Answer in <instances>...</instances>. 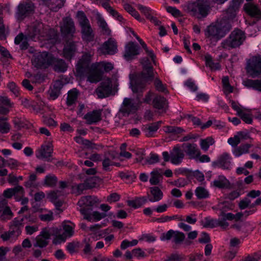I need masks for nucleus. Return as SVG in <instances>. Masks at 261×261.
Segmentation results:
<instances>
[{"label":"nucleus","instance_id":"obj_21","mask_svg":"<svg viewBox=\"0 0 261 261\" xmlns=\"http://www.w3.org/2000/svg\"><path fill=\"white\" fill-rule=\"evenodd\" d=\"M53 148L51 144L42 145L36 152V156L39 159L49 160L53 153Z\"/></svg>","mask_w":261,"mask_h":261},{"label":"nucleus","instance_id":"obj_24","mask_svg":"<svg viewBox=\"0 0 261 261\" xmlns=\"http://www.w3.org/2000/svg\"><path fill=\"white\" fill-rule=\"evenodd\" d=\"M24 189L22 186H17L13 188H9L5 190L3 192V196L6 198H11L14 196L16 201H19L18 195L20 196L24 195Z\"/></svg>","mask_w":261,"mask_h":261},{"label":"nucleus","instance_id":"obj_7","mask_svg":"<svg viewBox=\"0 0 261 261\" xmlns=\"http://www.w3.org/2000/svg\"><path fill=\"white\" fill-rule=\"evenodd\" d=\"M63 232H59L57 228V231L55 232V237L53 240V243L55 245L60 244L64 243L66 240L72 237L74 233L75 224L70 221L64 222L63 224Z\"/></svg>","mask_w":261,"mask_h":261},{"label":"nucleus","instance_id":"obj_64","mask_svg":"<svg viewBox=\"0 0 261 261\" xmlns=\"http://www.w3.org/2000/svg\"><path fill=\"white\" fill-rule=\"evenodd\" d=\"M166 11L175 17H179L182 16L180 11L175 7L168 6L166 8Z\"/></svg>","mask_w":261,"mask_h":261},{"label":"nucleus","instance_id":"obj_32","mask_svg":"<svg viewBox=\"0 0 261 261\" xmlns=\"http://www.w3.org/2000/svg\"><path fill=\"white\" fill-rule=\"evenodd\" d=\"M101 112L99 110H93L92 112H88L84 117V119L86 120L87 123L92 124L95 123L101 120Z\"/></svg>","mask_w":261,"mask_h":261},{"label":"nucleus","instance_id":"obj_42","mask_svg":"<svg viewBox=\"0 0 261 261\" xmlns=\"http://www.w3.org/2000/svg\"><path fill=\"white\" fill-rule=\"evenodd\" d=\"M143 70L141 72V77L144 80H151L153 77V67L151 65H145L143 62Z\"/></svg>","mask_w":261,"mask_h":261},{"label":"nucleus","instance_id":"obj_31","mask_svg":"<svg viewBox=\"0 0 261 261\" xmlns=\"http://www.w3.org/2000/svg\"><path fill=\"white\" fill-rule=\"evenodd\" d=\"M244 9L250 16L257 19H261V12L256 5L250 3H247L244 5Z\"/></svg>","mask_w":261,"mask_h":261},{"label":"nucleus","instance_id":"obj_37","mask_svg":"<svg viewBox=\"0 0 261 261\" xmlns=\"http://www.w3.org/2000/svg\"><path fill=\"white\" fill-rule=\"evenodd\" d=\"M48 8L53 11H57L62 8L66 0H41Z\"/></svg>","mask_w":261,"mask_h":261},{"label":"nucleus","instance_id":"obj_25","mask_svg":"<svg viewBox=\"0 0 261 261\" xmlns=\"http://www.w3.org/2000/svg\"><path fill=\"white\" fill-rule=\"evenodd\" d=\"M116 154L114 152H109L105 154L104 159L102 160V168L105 171H110V167L112 166H119L120 164L116 163L114 160L116 159Z\"/></svg>","mask_w":261,"mask_h":261},{"label":"nucleus","instance_id":"obj_38","mask_svg":"<svg viewBox=\"0 0 261 261\" xmlns=\"http://www.w3.org/2000/svg\"><path fill=\"white\" fill-rule=\"evenodd\" d=\"M13 216V214L10 208L0 203V220L7 221L10 220Z\"/></svg>","mask_w":261,"mask_h":261},{"label":"nucleus","instance_id":"obj_26","mask_svg":"<svg viewBox=\"0 0 261 261\" xmlns=\"http://www.w3.org/2000/svg\"><path fill=\"white\" fill-rule=\"evenodd\" d=\"M182 147L190 159H196L200 154V151L196 144L184 143Z\"/></svg>","mask_w":261,"mask_h":261},{"label":"nucleus","instance_id":"obj_3","mask_svg":"<svg viewBox=\"0 0 261 261\" xmlns=\"http://www.w3.org/2000/svg\"><path fill=\"white\" fill-rule=\"evenodd\" d=\"M246 39L244 32L240 29L234 30L229 36L221 43L223 48L225 49L233 48L241 45Z\"/></svg>","mask_w":261,"mask_h":261},{"label":"nucleus","instance_id":"obj_55","mask_svg":"<svg viewBox=\"0 0 261 261\" xmlns=\"http://www.w3.org/2000/svg\"><path fill=\"white\" fill-rule=\"evenodd\" d=\"M99 27L101 28L104 33L107 35H110L111 30L108 28V24L105 19L102 17H99L97 21Z\"/></svg>","mask_w":261,"mask_h":261},{"label":"nucleus","instance_id":"obj_16","mask_svg":"<svg viewBox=\"0 0 261 261\" xmlns=\"http://www.w3.org/2000/svg\"><path fill=\"white\" fill-rule=\"evenodd\" d=\"M112 92V81L110 78L105 79L95 90V93L99 98H103L109 96Z\"/></svg>","mask_w":261,"mask_h":261},{"label":"nucleus","instance_id":"obj_30","mask_svg":"<svg viewBox=\"0 0 261 261\" xmlns=\"http://www.w3.org/2000/svg\"><path fill=\"white\" fill-rule=\"evenodd\" d=\"M24 217H16L15 218L10 224V229L15 232L16 236H19L21 233L24 226L23 221Z\"/></svg>","mask_w":261,"mask_h":261},{"label":"nucleus","instance_id":"obj_13","mask_svg":"<svg viewBox=\"0 0 261 261\" xmlns=\"http://www.w3.org/2000/svg\"><path fill=\"white\" fill-rule=\"evenodd\" d=\"M56 227H45L42 229L40 234L36 238V242L34 246L43 248L48 243V240L51 236H55L57 232Z\"/></svg>","mask_w":261,"mask_h":261},{"label":"nucleus","instance_id":"obj_28","mask_svg":"<svg viewBox=\"0 0 261 261\" xmlns=\"http://www.w3.org/2000/svg\"><path fill=\"white\" fill-rule=\"evenodd\" d=\"M77 43L76 42L66 43L63 49V56L66 59L70 60L74 56L77 50Z\"/></svg>","mask_w":261,"mask_h":261},{"label":"nucleus","instance_id":"obj_48","mask_svg":"<svg viewBox=\"0 0 261 261\" xmlns=\"http://www.w3.org/2000/svg\"><path fill=\"white\" fill-rule=\"evenodd\" d=\"M10 130V125L7 122V118L5 117H0V133L7 134Z\"/></svg>","mask_w":261,"mask_h":261},{"label":"nucleus","instance_id":"obj_56","mask_svg":"<svg viewBox=\"0 0 261 261\" xmlns=\"http://www.w3.org/2000/svg\"><path fill=\"white\" fill-rule=\"evenodd\" d=\"M139 43L141 45L142 47L146 51V53L148 55V56L150 58L151 61L155 64V56L154 54L153 51L152 50H149L146 44L141 39L140 40Z\"/></svg>","mask_w":261,"mask_h":261},{"label":"nucleus","instance_id":"obj_12","mask_svg":"<svg viewBox=\"0 0 261 261\" xmlns=\"http://www.w3.org/2000/svg\"><path fill=\"white\" fill-rule=\"evenodd\" d=\"M246 70L250 75L254 78L261 75V56H255L247 62Z\"/></svg>","mask_w":261,"mask_h":261},{"label":"nucleus","instance_id":"obj_5","mask_svg":"<svg viewBox=\"0 0 261 261\" xmlns=\"http://www.w3.org/2000/svg\"><path fill=\"white\" fill-rule=\"evenodd\" d=\"M77 16L81 27L83 40L87 42L92 41L94 38V34L85 14L83 11H79Z\"/></svg>","mask_w":261,"mask_h":261},{"label":"nucleus","instance_id":"obj_15","mask_svg":"<svg viewBox=\"0 0 261 261\" xmlns=\"http://www.w3.org/2000/svg\"><path fill=\"white\" fill-rule=\"evenodd\" d=\"M118 51L117 43L115 39L110 38L105 41L97 49L99 55H110L116 54Z\"/></svg>","mask_w":261,"mask_h":261},{"label":"nucleus","instance_id":"obj_14","mask_svg":"<svg viewBox=\"0 0 261 261\" xmlns=\"http://www.w3.org/2000/svg\"><path fill=\"white\" fill-rule=\"evenodd\" d=\"M242 214L240 213H237L233 214L231 213H220L219 215V218L217 219L218 226L221 227L223 229H226L229 225V223L227 221L234 220L238 221L241 219Z\"/></svg>","mask_w":261,"mask_h":261},{"label":"nucleus","instance_id":"obj_46","mask_svg":"<svg viewBox=\"0 0 261 261\" xmlns=\"http://www.w3.org/2000/svg\"><path fill=\"white\" fill-rule=\"evenodd\" d=\"M205 64L212 70H219L221 66L219 63H214L213 61L212 56L210 55L205 56Z\"/></svg>","mask_w":261,"mask_h":261},{"label":"nucleus","instance_id":"obj_53","mask_svg":"<svg viewBox=\"0 0 261 261\" xmlns=\"http://www.w3.org/2000/svg\"><path fill=\"white\" fill-rule=\"evenodd\" d=\"M243 137V133L242 132H239L237 135H235L233 137L229 138L228 139L227 142L232 147H236L241 142Z\"/></svg>","mask_w":261,"mask_h":261},{"label":"nucleus","instance_id":"obj_19","mask_svg":"<svg viewBox=\"0 0 261 261\" xmlns=\"http://www.w3.org/2000/svg\"><path fill=\"white\" fill-rule=\"evenodd\" d=\"M139 50L138 44L133 42H128L125 46L123 57L126 60H130L139 54Z\"/></svg>","mask_w":261,"mask_h":261},{"label":"nucleus","instance_id":"obj_45","mask_svg":"<svg viewBox=\"0 0 261 261\" xmlns=\"http://www.w3.org/2000/svg\"><path fill=\"white\" fill-rule=\"evenodd\" d=\"M195 194L198 199H206L210 197L208 191L203 187H198L195 190Z\"/></svg>","mask_w":261,"mask_h":261},{"label":"nucleus","instance_id":"obj_49","mask_svg":"<svg viewBox=\"0 0 261 261\" xmlns=\"http://www.w3.org/2000/svg\"><path fill=\"white\" fill-rule=\"evenodd\" d=\"M78 95V92L75 89L70 90L68 92L67 97V105L69 106L72 105L76 101Z\"/></svg>","mask_w":261,"mask_h":261},{"label":"nucleus","instance_id":"obj_62","mask_svg":"<svg viewBox=\"0 0 261 261\" xmlns=\"http://www.w3.org/2000/svg\"><path fill=\"white\" fill-rule=\"evenodd\" d=\"M165 132L168 133H173L174 134H179L181 133L184 130L179 127L174 126H167L165 127Z\"/></svg>","mask_w":261,"mask_h":261},{"label":"nucleus","instance_id":"obj_18","mask_svg":"<svg viewBox=\"0 0 261 261\" xmlns=\"http://www.w3.org/2000/svg\"><path fill=\"white\" fill-rule=\"evenodd\" d=\"M85 74L87 81L91 83H97L102 79L103 71H100L95 63H92Z\"/></svg>","mask_w":261,"mask_h":261},{"label":"nucleus","instance_id":"obj_10","mask_svg":"<svg viewBox=\"0 0 261 261\" xmlns=\"http://www.w3.org/2000/svg\"><path fill=\"white\" fill-rule=\"evenodd\" d=\"M35 8L34 4L31 0L21 1L16 8V18L18 20H22L34 13Z\"/></svg>","mask_w":261,"mask_h":261},{"label":"nucleus","instance_id":"obj_39","mask_svg":"<svg viewBox=\"0 0 261 261\" xmlns=\"http://www.w3.org/2000/svg\"><path fill=\"white\" fill-rule=\"evenodd\" d=\"M147 202V199L145 196L135 198L133 200L127 201V205L134 209L140 207Z\"/></svg>","mask_w":261,"mask_h":261},{"label":"nucleus","instance_id":"obj_51","mask_svg":"<svg viewBox=\"0 0 261 261\" xmlns=\"http://www.w3.org/2000/svg\"><path fill=\"white\" fill-rule=\"evenodd\" d=\"M215 141L212 137H207L205 139L200 140V146L202 150L206 151L208 149L210 146L213 145Z\"/></svg>","mask_w":261,"mask_h":261},{"label":"nucleus","instance_id":"obj_4","mask_svg":"<svg viewBox=\"0 0 261 261\" xmlns=\"http://www.w3.org/2000/svg\"><path fill=\"white\" fill-rule=\"evenodd\" d=\"M94 55V51L92 49L83 53V55L79 59L75 65L76 76L81 77L85 75L92 64L91 62Z\"/></svg>","mask_w":261,"mask_h":261},{"label":"nucleus","instance_id":"obj_6","mask_svg":"<svg viewBox=\"0 0 261 261\" xmlns=\"http://www.w3.org/2000/svg\"><path fill=\"white\" fill-rule=\"evenodd\" d=\"M188 9L192 15L200 18L208 15L210 6L208 0H197L189 5Z\"/></svg>","mask_w":261,"mask_h":261},{"label":"nucleus","instance_id":"obj_9","mask_svg":"<svg viewBox=\"0 0 261 261\" xmlns=\"http://www.w3.org/2000/svg\"><path fill=\"white\" fill-rule=\"evenodd\" d=\"M142 102L139 95L136 98L125 97L121 106L120 111L124 116L135 113L140 108Z\"/></svg>","mask_w":261,"mask_h":261},{"label":"nucleus","instance_id":"obj_61","mask_svg":"<svg viewBox=\"0 0 261 261\" xmlns=\"http://www.w3.org/2000/svg\"><path fill=\"white\" fill-rule=\"evenodd\" d=\"M160 158L158 154L155 153L151 152L146 159L147 163L149 165L154 164L159 162Z\"/></svg>","mask_w":261,"mask_h":261},{"label":"nucleus","instance_id":"obj_23","mask_svg":"<svg viewBox=\"0 0 261 261\" xmlns=\"http://www.w3.org/2000/svg\"><path fill=\"white\" fill-rule=\"evenodd\" d=\"M163 197V193L162 190L156 186L152 187L149 188V192L147 193V201L150 202H156L162 199Z\"/></svg>","mask_w":261,"mask_h":261},{"label":"nucleus","instance_id":"obj_41","mask_svg":"<svg viewBox=\"0 0 261 261\" xmlns=\"http://www.w3.org/2000/svg\"><path fill=\"white\" fill-rule=\"evenodd\" d=\"M18 236H16L15 232L10 229L1 233L0 238L4 242L9 241L10 243H14L16 241Z\"/></svg>","mask_w":261,"mask_h":261},{"label":"nucleus","instance_id":"obj_52","mask_svg":"<svg viewBox=\"0 0 261 261\" xmlns=\"http://www.w3.org/2000/svg\"><path fill=\"white\" fill-rule=\"evenodd\" d=\"M242 120L246 123L251 124L252 122V118L250 111L244 109L238 115Z\"/></svg>","mask_w":261,"mask_h":261},{"label":"nucleus","instance_id":"obj_40","mask_svg":"<svg viewBox=\"0 0 261 261\" xmlns=\"http://www.w3.org/2000/svg\"><path fill=\"white\" fill-rule=\"evenodd\" d=\"M213 186L219 189L227 188L230 186L229 180L223 175H220L213 182Z\"/></svg>","mask_w":261,"mask_h":261},{"label":"nucleus","instance_id":"obj_35","mask_svg":"<svg viewBox=\"0 0 261 261\" xmlns=\"http://www.w3.org/2000/svg\"><path fill=\"white\" fill-rule=\"evenodd\" d=\"M146 80L137 79L134 83L132 84L130 87L132 91L135 93H142L146 87ZM140 97L142 94H138Z\"/></svg>","mask_w":261,"mask_h":261},{"label":"nucleus","instance_id":"obj_11","mask_svg":"<svg viewBox=\"0 0 261 261\" xmlns=\"http://www.w3.org/2000/svg\"><path fill=\"white\" fill-rule=\"evenodd\" d=\"M53 56L46 51L36 53L32 60V64L37 68L45 69L51 64Z\"/></svg>","mask_w":261,"mask_h":261},{"label":"nucleus","instance_id":"obj_59","mask_svg":"<svg viewBox=\"0 0 261 261\" xmlns=\"http://www.w3.org/2000/svg\"><path fill=\"white\" fill-rule=\"evenodd\" d=\"M204 227L214 228L218 226L217 219H214L210 218H206L203 224Z\"/></svg>","mask_w":261,"mask_h":261},{"label":"nucleus","instance_id":"obj_17","mask_svg":"<svg viewBox=\"0 0 261 261\" xmlns=\"http://www.w3.org/2000/svg\"><path fill=\"white\" fill-rule=\"evenodd\" d=\"M215 167H219L224 170H230L232 166V157L227 152H223L217 160L213 163Z\"/></svg>","mask_w":261,"mask_h":261},{"label":"nucleus","instance_id":"obj_22","mask_svg":"<svg viewBox=\"0 0 261 261\" xmlns=\"http://www.w3.org/2000/svg\"><path fill=\"white\" fill-rule=\"evenodd\" d=\"M152 105L160 114L166 113L168 108L166 99L161 96H156L153 99Z\"/></svg>","mask_w":261,"mask_h":261},{"label":"nucleus","instance_id":"obj_57","mask_svg":"<svg viewBox=\"0 0 261 261\" xmlns=\"http://www.w3.org/2000/svg\"><path fill=\"white\" fill-rule=\"evenodd\" d=\"M134 257L137 259H141L147 257V254L140 248H135L132 250Z\"/></svg>","mask_w":261,"mask_h":261},{"label":"nucleus","instance_id":"obj_43","mask_svg":"<svg viewBox=\"0 0 261 261\" xmlns=\"http://www.w3.org/2000/svg\"><path fill=\"white\" fill-rule=\"evenodd\" d=\"M251 147V145L248 143L242 144L235 148L232 150V153L236 157H239L242 154L247 153Z\"/></svg>","mask_w":261,"mask_h":261},{"label":"nucleus","instance_id":"obj_33","mask_svg":"<svg viewBox=\"0 0 261 261\" xmlns=\"http://www.w3.org/2000/svg\"><path fill=\"white\" fill-rule=\"evenodd\" d=\"M149 182L151 185H159L163 179V170L160 168L153 169L150 173Z\"/></svg>","mask_w":261,"mask_h":261},{"label":"nucleus","instance_id":"obj_8","mask_svg":"<svg viewBox=\"0 0 261 261\" xmlns=\"http://www.w3.org/2000/svg\"><path fill=\"white\" fill-rule=\"evenodd\" d=\"M98 202V199L96 197L86 196L81 198L77 204L80 207L79 210L84 216V219L91 220L90 212H91L92 207Z\"/></svg>","mask_w":261,"mask_h":261},{"label":"nucleus","instance_id":"obj_2","mask_svg":"<svg viewBox=\"0 0 261 261\" xmlns=\"http://www.w3.org/2000/svg\"><path fill=\"white\" fill-rule=\"evenodd\" d=\"M47 28H44L42 22H35L27 29V35L24 36L22 33L19 34L15 38L14 43L16 44H20V48L21 49H26L29 46L28 38L32 40H43L44 38L47 37Z\"/></svg>","mask_w":261,"mask_h":261},{"label":"nucleus","instance_id":"obj_36","mask_svg":"<svg viewBox=\"0 0 261 261\" xmlns=\"http://www.w3.org/2000/svg\"><path fill=\"white\" fill-rule=\"evenodd\" d=\"M162 123V121H159L145 126L143 131L145 136L147 137H153V134L158 130Z\"/></svg>","mask_w":261,"mask_h":261},{"label":"nucleus","instance_id":"obj_54","mask_svg":"<svg viewBox=\"0 0 261 261\" xmlns=\"http://www.w3.org/2000/svg\"><path fill=\"white\" fill-rule=\"evenodd\" d=\"M217 207L220 211V213H223L232 209V205L229 202L224 201L219 202Z\"/></svg>","mask_w":261,"mask_h":261},{"label":"nucleus","instance_id":"obj_50","mask_svg":"<svg viewBox=\"0 0 261 261\" xmlns=\"http://www.w3.org/2000/svg\"><path fill=\"white\" fill-rule=\"evenodd\" d=\"M95 64L97 66H98L99 70L100 71H102L103 72H108L114 68L113 65L110 62L102 61L99 62H95Z\"/></svg>","mask_w":261,"mask_h":261},{"label":"nucleus","instance_id":"obj_60","mask_svg":"<svg viewBox=\"0 0 261 261\" xmlns=\"http://www.w3.org/2000/svg\"><path fill=\"white\" fill-rule=\"evenodd\" d=\"M185 238V236L184 233L178 231H174V233L173 237V242L175 243H180L184 240Z\"/></svg>","mask_w":261,"mask_h":261},{"label":"nucleus","instance_id":"obj_34","mask_svg":"<svg viewBox=\"0 0 261 261\" xmlns=\"http://www.w3.org/2000/svg\"><path fill=\"white\" fill-rule=\"evenodd\" d=\"M51 65L53 66L54 70L58 72H64L67 69V65L63 60L55 58L53 57Z\"/></svg>","mask_w":261,"mask_h":261},{"label":"nucleus","instance_id":"obj_27","mask_svg":"<svg viewBox=\"0 0 261 261\" xmlns=\"http://www.w3.org/2000/svg\"><path fill=\"white\" fill-rule=\"evenodd\" d=\"M185 154L179 148L175 147L170 152V162L175 165H178L181 163Z\"/></svg>","mask_w":261,"mask_h":261},{"label":"nucleus","instance_id":"obj_29","mask_svg":"<svg viewBox=\"0 0 261 261\" xmlns=\"http://www.w3.org/2000/svg\"><path fill=\"white\" fill-rule=\"evenodd\" d=\"M93 180V179H87L84 183L73 185L71 189L72 193L76 195H79L81 194L85 190L94 187V182H88L89 180Z\"/></svg>","mask_w":261,"mask_h":261},{"label":"nucleus","instance_id":"obj_47","mask_svg":"<svg viewBox=\"0 0 261 261\" xmlns=\"http://www.w3.org/2000/svg\"><path fill=\"white\" fill-rule=\"evenodd\" d=\"M57 181V177L54 174H50L45 176L43 184L47 187H53L56 185Z\"/></svg>","mask_w":261,"mask_h":261},{"label":"nucleus","instance_id":"obj_58","mask_svg":"<svg viewBox=\"0 0 261 261\" xmlns=\"http://www.w3.org/2000/svg\"><path fill=\"white\" fill-rule=\"evenodd\" d=\"M138 243L137 240H133L132 241H129L127 240H123L120 245V247L122 249L124 250L129 247L135 246Z\"/></svg>","mask_w":261,"mask_h":261},{"label":"nucleus","instance_id":"obj_1","mask_svg":"<svg viewBox=\"0 0 261 261\" xmlns=\"http://www.w3.org/2000/svg\"><path fill=\"white\" fill-rule=\"evenodd\" d=\"M241 2L242 0H232V4L227 10V13H232L231 16H227V18L225 16V18L211 23L205 30V36L210 39L216 40L224 37L231 28V21L235 17V11Z\"/></svg>","mask_w":261,"mask_h":261},{"label":"nucleus","instance_id":"obj_44","mask_svg":"<svg viewBox=\"0 0 261 261\" xmlns=\"http://www.w3.org/2000/svg\"><path fill=\"white\" fill-rule=\"evenodd\" d=\"M244 85L248 88H252L261 92V80L248 79L244 81Z\"/></svg>","mask_w":261,"mask_h":261},{"label":"nucleus","instance_id":"obj_20","mask_svg":"<svg viewBox=\"0 0 261 261\" xmlns=\"http://www.w3.org/2000/svg\"><path fill=\"white\" fill-rule=\"evenodd\" d=\"M60 28L62 33L66 35H72L75 31L74 22L69 17L63 19V22Z\"/></svg>","mask_w":261,"mask_h":261},{"label":"nucleus","instance_id":"obj_63","mask_svg":"<svg viewBox=\"0 0 261 261\" xmlns=\"http://www.w3.org/2000/svg\"><path fill=\"white\" fill-rule=\"evenodd\" d=\"M0 105L10 108H12L14 106L13 102H11L8 97L5 96H0Z\"/></svg>","mask_w":261,"mask_h":261}]
</instances>
